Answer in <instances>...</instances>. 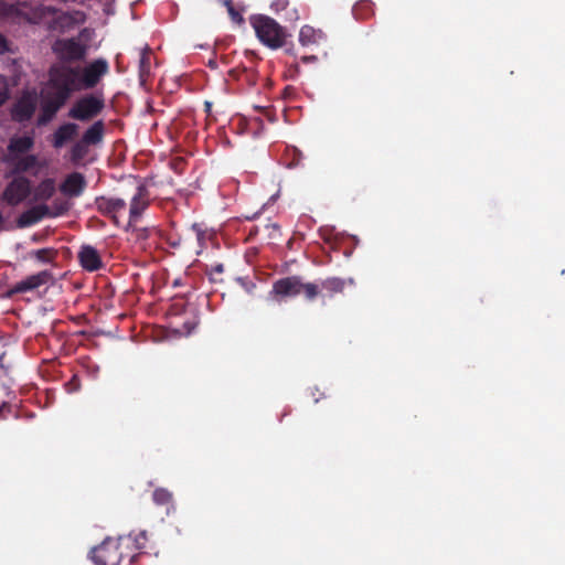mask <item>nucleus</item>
Masks as SVG:
<instances>
[{
	"mask_svg": "<svg viewBox=\"0 0 565 565\" xmlns=\"http://www.w3.org/2000/svg\"><path fill=\"white\" fill-rule=\"evenodd\" d=\"M50 70L72 95L75 92L95 88L109 73V63L106 58L99 57L85 66L54 65Z\"/></svg>",
	"mask_w": 565,
	"mask_h": 565,
	"instance_id": "nucleus-1",
	"label": "nucleus"
},
{
	"mask_svg": "<svg viewBox=\"0 0 565 565\" xmlns=\"http://www.w3.org/2000/svg\"><path fill=\"white\" fill-rule=\"evenodd\" d=\"M269 295L277 301L303 295L306 300L313 301L319 296V286L305 282L300 276L294 275L274 281Z\"/></svg>",
	"mask_w": 565,
	"mask_h": 565,
	"instance_id": "nucleus-2",
	"label": "nucleus"
},
{
	"mask_svg": "<svg viewBox=\"0 0 565 565\" xmlns=\"http://www.w3.org/2000/svg\"><path fill=\"white\" fill-rule=\"evenodd\" d=\"M257 39L273 50L282 47L286 44L287 31L273 18L258 14L250 18Z\"/></svg>",
	"mask_w": 565,
	"mask_h": 565,
	"instance_id": "nucleus-3",
	"label": "nucleus"
},
{
	"mask_svg": "<svg viewBox=\"0 0 565 565\" xmlns=\"http://www.w3.org/2000/svg\"><path fill=\"white\" fill-rule=\"evenodd\" d=\"M70 89H67L61 81L50 71L49 73V89L43 98L41 115L39 124L50 121L55 114L66 104L71 97Z\"/></svg>",
	"mask_w": 565,
	"mask_h": 565,
	"instance_id": "nucleus-4",
	"label": "nucleus"
},
{
	"mask_svg": "<svg viewBox=\"0 0 565 565\" xmlns=\"http://www.w3.org/2000/svg\"><path fill=\"white\" fill-rule=\"evenodd\" d=\"M105 108L103 94H86L81 96L68 110L67 116L78 121H89L96 118Z\"/></svg>",
	"mask_w": 565,
	"mask_h": 565,
	"instance_id": "nucleus-5",
	"label": "nucleus"
},
{
	"mask_svg": "<svg viewBox=\"0 0 565 565\" xmlns=\"http://www.w3.org/2000/svg\"><path fill=\"white\" fill-rule=\"evenodd\" d=\"M52 51L60 61L58 65H72L85 60L88 46L75 38L57 39L52 44Z\"/></svg>",
	"mask_w": 565,
	"mask_h": 565,
	"instance_id": "nucleus-6",
	"label": "nucleus"
},
{
	"mask_svg": "<svg viewBox=\"0 0 565 565\" xmlns=\"http://www.w3.org/2000/svg\"><path fill=\"white\" fill-rule=\"evenodd\" d=\"M95 565H120L122 553L119 551V543L107 537L100 545L90 552Z\"/></svg>",
	"mask_w": 565,
	"mask_h": 565,
	"instance_id": "nucleus-7",
	"label": "nucleus"
},
{
	"mask_svg": "<svg viewBox=\"0 0 565 565\" xmlns=\"http://www.w3.org/2000/svg\"><path fill=\"white\" fill-rule=\"evenodd\" d=\"M150 191L145 183H139L129 201V216L127 226L139 222L145 211L150 206Z\"/></svg>",
	"mask_w": 565,
	"mask_h": 565,
	"instance_id": "nucleus-8",
	"label": "nucleus"
},
{
	"mask_svg": "<svg viewBox=\"0 0 565 565\" xmlns=\"http://www.w3.org/2000/svg\"><path fill=\"white\" fill-rule=\"evenodd\" d=\"M31 194V182L25 177L13 178L2 193V200L10 206L21 204Z\"/></svg>",
	"mask_w": 565,
	"mask_h": 565,
	"instance_id": "nucleus-9",
	"label": "nucleus"
},
{
	"mask_svg": "<svg viewBox=\"0 0 565 565\" xmlns=\"http://www.w3.org/2000/svg\"><path fill=\"white\" fill-rule=\"evenodd\" d=\"M94 205L104 216L108 217L115 226H120L119 215L126 211L127 203L124 199L100 195L95 198Z\"/></svg>",
	"mask_w": 565,
	"mask_h": 565,
	"instance_id": "nucleus-10",
	"label": "nucleus"
},
{
	"mask_svg": "<svg viewBox=\"0 0 565 565\" xmlns=\"http://www.w3.org/2000/svg\"><path fill=\"white\" fill-rule=\"evenodd\" d=\"M53 278L52 273L49 270H42L36 274L30 275L21 281L15 282L9 290V296L15 294H24L32 291L45 284Z\"/></svg>",
	"mask_w": 565,
	"mask_h": 565,
	"instance_id": "nucleus-11",
	"label": "nucleus"
},
{
	"mask_svg": "<svg viewBox=\"0 0 565 565\" xmlns=\"http://www.w3.org/2000/svg\"><path fill=\"white\" fill-rule=\"evenodd\" d=\"M62 212H60L61 214ZM58 213H52L50 207L45 204L32 206L21 213L17 220V225L20 228L29 227L39 223L44 217L56 216Z\"/></svg>",
	"mask_w": 565,
	"mask_h": 565,
	"instance_id": "nucleus-12",
	"label": "nucleus"
},
{
	"mask_svg": "<svg viewBox=\"0 0 565 565\" xmlns=\"http://www.w3.org/2000/svg\"><path fill=\"white\" fill-rule=\"evenodd\" d=\"M34 146V138L32 136H15L12 137L8 145V152L3 157V162H13L17 157L29 153Z\"/></svg>",
	"mask_w": 565,
	"mask_h": 565,
	"instance_id": "nucleus-13",
	"label": "nucleus"
},
{
	"mask_svg": "<svg viewBox=\"0 0 565 565\" xmlns=\"http://www.w3.org/2000/svg\"><path fill=\"white\" fill-rule=\"evenodd\" d=\"M77 258L79 265L86 271L93 273L104 267L99 252L92 245H83L77 254Z\"/></svg>",
	"mask_w": 565,
	"mask_h": 565,
	"instance_id": "nucleus-14",
	"label": "nucleus"
},
{
	"mask_svg": "<svg viewBox=\"0 0 565 565\" xmlns=\"http://www.w3.org/2000/svg\"><path fill=\"white\" fill-rule=\"evenodd\" d=\"M86 188V180L79 172L70 173L60 186L63 194L76 198L79 196Z\"/></svg>",
	"mask_w": 565,
	"mask_h": 565,
	"instance_id": "nucleus-15",
	"label": "nucleus"
},
{
	"mask_svg": "<svg viewBox=\"0 0 565 565\" xmlns=\"http://www.w3.org/2000/svg\"><path fill=\"white\" fill-rule=\"evenodd\" d=\"M35 111V103L29 96L21 97L11 108V117L14 121L24 122L32 118Z\"/></svg>",
	"mask_w": 565,
	"mask_h": 565,
	"instance_id": "nucleus-16",
	"label": "nucleus"
},
{
	"mask_svg": "<svg viewBox=\"0 0 565 565\" xmlns=\"http://www.w3.org/2000/svg\"><path fill=\"white\" fill-rule=\"evenodd\" d=\"M78 131V125L66 122L61 125L53 134L52 145L54 148H62L67 141L72 140Z\"/></svg>",
	"mask_w": 565,
	"mask_h": 565,
	"instance_id": "nucleus-17",
	"label": "nucleus"
},
{
	"mask_svg": "<svg viewBox=\"0 0 565 565\" xmlns=\"http://www.w3.org/2000/svg\"><path fill=\"white\" fill-rule=\"evenodd\" d=\"M317 285L319 286V295L331 298L337 294L343 292L345 280L339 277H328Z\"/></svg>",
	"mask_w": 565,
	"mask_h": 565,
	"instance_id": "nucleus-18",
	"label": "nucleus"
},
{
	"mask_svg": "<svg viewBox=\"0 0 565 565\" xmlns=\"http://www.w3.org/2000/svg\"><path fill=\"white\" fill-rule=\"evenodd\" d=\"M105 135V124L103 120H96L83 134V143L95 146L103 141Z\"/></svg>",
	"mask_w": 565,
	"mask_h": 565,
	"instance_id": "nucleus-19",
	"label": "nucleus"
},
{
	"mask_svg": "<svg viewBox=\"0 0 565 565\" xmlns=\"http://www.w3.org/2000/svg\"><path fill=\"white\" fill-rule=\"evenodd\" d=\"M15 173H23L34 169L38 166V157L35 154L25 153L17 157L13 162H6Z\"/></svg>",
	"mask_w": 565,
	"mask_h": 565,
	"instance_id": "nucleus-20",
	"label": "nucleus"
},
{
	"mask_svg": "<svg viewBox=\"0 0 565 565\" xmlns=\"http://www.w3.org/2000/svg\"><path fill=\"white\" fill-rule=\"evenodd\" d=\"M151 68V51L149 49L142 50L139 58V81L145 85L150 76Z\"/></svg>",
	"mask_w": 565,
	"mask_h": 565,
	"instance_id": "nucleus-21",
	"label": "nucleus"
},
{
	"mask_svg": "<svg viewBox=\"0 0 565 565\" xmlns=\"http://www.w3.org/2000/svg\"><path fill=\"white\" fill-rule=\"evenodd\" d=\"M54 193V181L52 179H45L36 186L33 199L35 201H47Z\"/></svg>",
	"mask_w": 565,
	"mask_h": 565,
	"instance_id": "nucleus-22",
	"label": "nucleus"
},
{
	"mask_svg": "<svg viewBox=\"0 0 565 565\" xmlns=\"http://www.w3.org/2000/svg\"><path fill=\"white\" fill-rule=\"evenodd\" d=\"M30 258H34L40 263L50 264L53 263L57 256V250L52 247L41 248L31 250L29 254Z\"/></svg>",
	"mask_w": 565,
	"mask_h": 565,
	"instance_id": "nucleus-23",
	"label": "nucleus"
},
{
	"mask_svg": "<svg viewBox=\"0 0 565 565\" xmlns=\"http://www.w3.org/2000/svg\"><path fill=\"white\" fill-rule=\"evenodd\" d=\"M152 500L158 505H172L173 494L166 488H157L152 492Z\"/></svg>",
	"mask_w": 565,
	"mask_h": 565,
	"instance_id": "nucleus-24",
	"label": "nucleus"
},
{
	"mask_svg": "<svg viewBox=\"0 0 565 565\" xmlns=\"http://www.w3.org/2000/svg\"><path fill=\"white\" fill-rule=\"evenodd\" d=\"M88 145L83 143V139L75 142L71 148V160L74 163L82 161L88 153Z\"/></svg>",
	"mask_w": 565,
	"mask_h": 565,
	"instance_id": "nucleus-25",
	"label": "nucleus"
},
{
	"mask_svg": "<svg viewBox=\"0 0 565 565\" xmlns=\"http://www.w3.org/2000/svg\"><path fill=\"white\" fill-rule=\"evenodd\" d=\"M353 14L358 20L367 19L373 14L372 3L370 1H361L353 7Z\"/></svg>",
	"mask_w": 565,
	"mask_h": 565,
	"instance_id": "nucleus-26",
	"label": "nucleus"
},
{
	"mask_svg": "<svg viewBox=\"0 0 565 565\" xmlns=\"http://www.w3.org/2000/svg\"><path fill=\"white\" fill-rule=\"evenodd\" d=\"M299 41L302 45H310L316 42V31L309 25H303L299 32Z\"/></svg>",
	"mask_w": 565,
	"mask_h": 565,
	"instance_id": "nucleus-27",
	"label": "nucleus"
},
{
	"mask_svg": "<svg viewBox=\"0 0 565 565\" xmlns=\"http://www.w3.org/2000/svg\"><path fill=\"white\" fill-rule=\"evenodd\" d=\"M9 98V89L6 81L0 78V106H2Z\"/></svg>",
	"mask_w": 565,
	"mask_h": 565,
	"instance_id": "nucleus-28",
	"label": "nucleus"
},
{
	"mask_svg": "<svg viewBox=\"0 0 565 565\" xmlns=\"http://www.w3.org/2000/svg\"><path fill=\"white\" fill-rule=\"evenodd\" d=\"M224 271V265L223 264H216L214 266H211L209 270V275L211 276L212 281H217L216 278H214V275L222 274Z\"/></svg>",
	"mask_w": 565,
	"mask_h": 565,
	"instance_id": "nucleus-29",
	"label": "nucleus"
},
{
	"mask_svg": "<svg viewBox=\"0 0 565 565\" xmlns=\"http://www.w3.org/2000/svg\"><path fill=\"white\" fill-rule=\"evenodd\" d=\"M147 541V532L146 531H142L140 532L136 539H135V542H136V546L138 550H142L145 548V542Z\"/></svg>",
	"mask_w": 565,
	"mask_h": 565,
	"instance_id": "nucleus-30",
	"label": "nucleus"
},
{
	"mask_svg": "<svg viewBox=\"0 0 565 565\" xmlns=\"http://www.w3.org/2000/svg\"><path fill=\"white\" fill-rule=\"evenodd\" d=\"M228 14L231 15V19L233 22H236V23H241L243 22V17L242 14L235 9V7H231L230 8V11H227Z\"/></svg>",
	"mask_w": 565,
	"mask_h": 565,
	"instance_id": "nucleus-31",
	"label": "nucleus"
},
{
	"mask_svg": "<svg viewBox=\"0 0 565 565\" xmlns=\"http://www.w3.org/2000/svg\"><path fill=\"white\" fill-rule=\"evenodd\" d=\"M9 50L7 39L0 34V54L6 53Z\"/></svg>",
	"mask_w": 565,
	"mask_h": 565,
	"instance_id": "nucleus-32",
	"label": "nucleus"
},
{
	"mask_svg": "<svg viewBox=\"0 0 565 565\" xmlns=\"http://www.w3.org/2000/svg\"><path fill=\"white\" fill-rule=\"evenodd\" d=\"M68 19H70L68 14L63 13L62 15H60V17L56 19V21H55V22L65 21V20H68Z\"/></svg>",
	"mask_w": 565,
	"mask_h": 565,
	"instance_id": "nucleus-33",
	"label": "nucleus"
},
{
	"mask_svg": "<svg viewBox=\"0 0 565 565\" xmlns=\"http://www.w3.org/2000/svg\"><path fill=\"white\" fill-rule=\"evenodd\" d=\"M224 4H225L227 11H230L231 7H234L233 0H224Z\"/></svg>",
	"mask_w": 565,
	"mask_h": 565,
	"instance_id": "nucleus-34",
	"label": "nucleus"
},
{
	"mask_svg": "<svg viewBox=\"0 0 565 565\" xmlns=\"http://www.w3.org/2000/svg\"><path fill=\"white\" fill-rule=\"evenodd\" d=\"M193 228L196 231L198 239L201 241L203 232L200 228H198L196 225H194Z\"/></svg>",
	"mask_w": 565,
	"mask_h": 565,
	"instance_id": "nucleus-35",
	"label": "nucleus"
},
{
	"mask_svg": "<svg viewBox=\"0 0 565 565\" xmlns=\"http://www.w3.org/2000/svg\"><path fill=\"white\" fill-rule=\"evenodd\" d=\"M292 92H294V88L291 86H287L285 88V96L286 97L289 96Z\"/></svg>",
	"mask_w": 565,
	"mask_h": 565,
	"instance_id": "nucleus-36",
	"label": "nucleus"
},
{
	"mask_svg": "<svg viewBox=\"0 0 565 565\" xmlns=\"http://www.w3.org/2000/svg\"><path fill=\"white\" fill-rule=\"evenodd\" d=\"M302 60H303L305 62H307V61H310V60H316V56L303 57Z\"/></svg>",
	"mask_w": 565,
	"mask_h": 565,
	"instance_id": "nucleus-37",
	"label": "nucleus"
},
{
	"mask_svg": "<svg viewBox=\"0 0 565 565\" xmlns=\"http://www.w3.org/2000/svg\"><path fill=\"white\" fill-rule=\"evenodd\" d=\"M14 9H15V7H14V6H11V7H10V12H13V10H14Z\"/></svg>",
	"mask_w": 565,
	"mask_h": 565,
	"instance_id": "nucleus-38",
	"label": "nucleus"
}]
</instances>
